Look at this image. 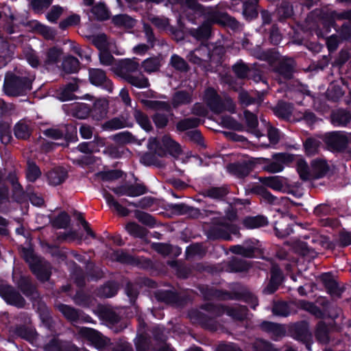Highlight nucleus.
<instances>
[{
  "label": "nucleus",
  "mask_w": 351,
  "mask_h": 351,
  "mask_svg": "<svg viewBox=\"0 0 351 351\" xmlns=\"http://www.w3.org/2000/svg\"><path fill=\"white\" fill-rule=\"evenodd\" d=\"M148 152L141 156V162L147 166H160L158 158H165L168 155L177 158L182 154L181 145L174 141L169 133L162 138L150 137L147 143Z\"/></svg>",
  "instance_id": "f257e3e1"
},
{
  "label": "nucleus",
  "mask_w": 351,
  "mask_h": 351,
  "mask_svg": "<svg viewBox=\"0 0 351 351\" xmlns=\"http://www.w3.org/2000/svg\"><path fill=\"white\" fill-rule=\"evenodd\" d=\"M32 82L27 75L8 71L3 80V93L10 97L25 96L32 89Z\"/></svg>",
  "instance_id": "f03ea898"
},
{
  "label": "nucleus",
  "mask_w": 351,
  "mask_h": 351,
  "mask_svg": "<svg viewBox=\"0 0 351 351\" xmlns=\"http://www.w3.org/2000/svg\"><path fill=\"white\" fill-rule=\"evenodd\" d=\"M204 101L206 106L214 114H218L225 110L231 113L235 112L236 106L232 99L229 97L223 99L215 88L212 87L206 89Z\"/></svg>",
  "instance_id": "7ed1b4c3"
},
{
  "label": "nucleus",
  "mask_w": 351,
  "mask_h": 351,
  "mask_svg": "<svg viewBox=\"0 0 351 351\" xmlns=\"http://www.w3.org/2000/svg\"><path fill=\"white\" fill-rule=\"evenodd\" d=\"M295 160V155L287 152L276 153L272 155L271 159L266 158H256L257 167L271 173L282 171L285 165H289Z\"/></svg>",
  "instance_id": "20e7f679"
},
{
  "label": "nucleus",
  "mask_w": 351,
  "mask_h": 351,
  "mask_svg": "<svg viewBox=\"0 0 351 351\" xmlns=\"http://www.w3.org/2000/svg\"><path fill=\"white\" fill-rule=\"evenodd\" d=\"M0 296L7 304L18 308H23L26 304V300L20 292L8 284H0Z\"/></svg>",
  "instance_id": "39448f33"
},
{
  "label": "nucleus",
  "mask_w": 351,
  "mask_h": 351,
  "mask_svg": "<svg viewBox=\"0 0 351 351\" xmlns=\"http://www.w3.org/2000/svg\"><path fill=\"white\" fill-rule=\"evenodd\" d=\"M256 158L250 160L237 161L230 162L227 165V171L231 175L239 179H243L248 176L250 173L257 168V162Z\"/></svg>",
  "instance_id": "423d86ee"
},
{
  "label": "nucleus",
  "mask_w": 351,
  "mask_h": 351,
  "mask_svg": "<svg viewBox=\"0 0 351 351\" xmlns=\"http://www.w3.org/2000/svg\"><path fill=\"white\" fill-rule=\"evenodd\" d=\"M13 132H62L53 128L47 123H36L27 119L19 121L14 125Z\"/></svg>",
  "instance_id": "0eeeda50"
},
{
  "label": "nucleus",
  "mask_w": 351,
  "mask_h": 351,
  "mask_svg": "<svg viewBox=\"0 0 351 351\" xmlns=\"http://www.w3.org/2000/svg\"><path fill=\"white\" fill-rule=\"evenodd\" d=\"M88 79L91 84L100 87L108 93L113 90V83L106 72L101 69L91 68L88 69Z\"/></svg>",
  "instance_id": "6e6552de"
},
{
  "label": "nucleus",
  "mask_w": 351,
  "mask_h": 351,
  "mask_svg": "<svg viewBox=\"0 0 351 351\" xmlns=\"http://www.w3.org/2000/svg\"><path fill=\"white\" fill-rule=\"evenodd\" d=\"M324 141L328 149L333 153H342L348 147L349 141L346 136L341 133H326Z\"/></svg>",
  "instance_id": "1a4fd4ad"
},
{
  "label": "nucleus",
  "mask_w": 351,
  "mask_h": 351,
  "mask_svg": "<svg viewBox=\"0 0 351 351\" xmlns=\"http://www.w3.org/2000/svg\"><path fill=\"white\" fill-rule=\"evenodd\" d=\"M46 136L53 140H62L61 143L45 141L42 144L43 149L46 152L53 150L58 146H67L69 142L77 140V133H43Z\"/></svg>",
  "instance_id": "9d476101"
},
{
  "label": "nucleus",
  "mask_w": 351,
  "mask_h": 351,
  "mask_svg": "<svg viewBox=\"0 0 351 351\" xmlns=\"http://www.w3.org/2000/svg\"><path fill=\"white\" fill-rule=\"evenodd\" d=\"M113 257L117 262L121 264L136 266L141 268H148L152 263V261L149 258L141 260L140 258L135 257L122 250L114 251L113 252Z\"/></svg>",
  "instance_id": "9b49d317"
},
{
  "label": "nucleus",
  "mask_w": 351,
  "mask_h": 351,
  "mask_svg": "<svg viewBox=\"0 0 351 351\" xmlns=\"http://www.w3.org/2000/svg\"><path fill=\"white\" fill-rule=\"evenodd\" d=\"M332 208L328 204H319L313 210V215L319 218V223L323 227H335L337 219L329 217L332 214Z\"/></svg>",
  "instance_id": "f8f14e48"
},
{
  "label": "nucleus",
  "mask_w": 351,
  "mask_h": 351,
  "mask_svg": "<svg viewBox=\"0 0 351 351\" xmlns=\"http://www.w3.org/2000/svg\"><path fill=\"white\" fill-rule=\"evenodd\" d=\"M14 282L19 291L27 298L32 299L38 295L37 287L29 276L21 275Z\"/></svg>",
  "instance_id": "ddd939ff"
},
{
  "label": "nucleus",
  "mask_w": 351,
  "mask_h": 351,
  "mask_svg": "<svg viewBox=\"0 0 351 351\" xmlns=\"http://www.w3.org/2000/svg\"><path fill=\"white\" fill-rule=\"evenodd\" d=\"M215 24L213 22L211 13L208 18L197 28H191L189 31V34L199 41L208 40L211 36L212 26Z\"/></svg>",
  "instance_id": "4468645a"
},
{
  "label": "nucleus",
  "mask_w": 351,
  "mask_h": 351,
  "mask_svg": "<svg viewBox=\"0 0 351 351\" xmlns=\"http://www.w3.org/2000/svg\"><path fill=\"white\" fill-rule=\"evenodd\" d=\"M29 269L37 280L43 283L49 281L52 274L51 264L42 259L31 264Z\"/></svg>",
  "instance_id": "2eb2a0df"
},
{
  "label": "nucleus",
  "mask_w": 351,
  "mask_h": 351,
  "mask_svg": "<svg viewBox=\"0 0 351 351\" xmlns=\"http://www.w3.org/2000/svg\"><path fill=\"white\" fill-rule=\"evenodd\" d=\"M289 332L293 339L306 342L311 337L309 324L305 320L295 322L289 327Z\"/></svg>",
  "instance_id": "dca6fc26"
},
{
  "label": "nucleus",
  "mask_w": 351,
  "mask_h": 351,
  "mask_svg": "<svg viewBox=\"0 0 351 351\" xmlns=\"http://www.w3.org/2000/svg\"><path fill=\"white\" fill-rule=\"evenodd\" d=\"M284 279L282 271L277 264H273L270 269V279L265 288L269 294L274 293L282 284Z\"/></svg>",
  "instance_id": "f3484780"
},
{
  "label": "nucleus",
  "mask_w": 351,
  "mask_h": 351,
  "mask_svg": "<svg viewBox=\"0 0 351 351\" xmlns=\"http://www.w3.org/2000/svg\"><path fill=\"white\" fill-rule=\"evenodd\" d=\"M205 234L210 241H231L232 239L226 230V223H219L210 226Z\"/></svg>",
  "instance_id": "a211bd4d"
},
{
  "label": "nucleus",
  "mask_w": 351,
  "mask_h": 351,
  "mask_svg": "<svg viewBox=\"0 0 351 351\" xmlns=\"http://www.w3.org/2000/svg\"><path fill=\"white\" fill-rule=\"evenodd\" d=\"M79 335L98 348H102L106 345V341L102 334L92 328L81 327L79 330Z\"/></svg>",
  "instance_id": "6ab92c4d"
},
{
  "label": "nucleus",
  "mask_w": 351,
  "mask_h": 351,
  "mask_svg": "<svg viewBox=\"0 0 351 351\" xmlns=\"http://www.w3.org/2000/svg\"><path fill=\"white\" fill-rule=\"evenodd\" d=\"M320 279L328 293L339 298L341 297L344 289L339 287L338 282L333 278L331 272L323 273L320 276Z\"/></svg>",
  "instance_id": "aec40b11"
},
{
  "label": "nucleus",
  "mask_w": 351,
  "mask_h": 351,
  "mask_svg": "<svg viewBox=\"0 0 351 351\" xmlns=\"http://www.w3.org/2000/svg\"><path fill=\"white\" fill-rule=\"evenodd\" d=\"M244 245H234L230 247V251L234 254L241 255L245 258H254L257 251L256 243L252 239L245 240Z\"/></svg>",
  "instance_id": "412c9836"
},
{
  "label": "nucleus",
  "mask_w": 351,
  "mask_h": 351,
  "mask_svg": "<svg viewBox=\"0 0 351 351\" xmlns=\"http://www.w3.org/2000/svg\"><path fill=\"white\" fill-rule=\"evenodd\" d=\"M106 139L95 133L94 140L89 142H82L79 144L78 150L83 154H92L99 152V149L105 146Z\"/></svg>",
  "instance_id": "4be33fe9"
},
{
  "label": "nucleus",
  "mask_w": 351,
  "mask_h": 351,
  "mask_svg": "<svg viewBox=\"0 0 351 351\" xmlns=\"http://www.w3.org/2000/svg\"><path fill=\"white\" fill-rule=\"evenodd\" d=\"M259 328L262 331L268 333L275 339L285 337L286 335L285 326L278 323L263 321L259 324Z\"/></svg>",
  "instance_id": "5701e85b"
},
{
  "label": "nucleus",
  "mask_w": 351,
  "mask_h": 351,
  "mask_svg": "<svg viewBox=\"0 0 351 351\" xmlns=\"http://www.w3.org/2000/svg\"><path fill=\"white\" fill-rule=\"evenodd\" d=\"M156 299L160 302L170 305H179L182 302L180 294L173 290H158L155 293Z\"/></svg>",
  "instance_id": "b1692460"
},
{
  "label": "nucleus",
  "mask_w": 351,
  "mask_h": 351,
  "mask_svg": "<svg viewBox=\"0 0 351 351\" xmlns=\"http://www.w3.org/2000/svg\"><path fill=\"white\" fill-rule=\"evenodd\" d=\"M108 101L99 98L96 99L91 107L90 116L93 119L99 121L103 119L108 111Z\"/></svg>",
  "instance_id": "393cba45"
},
{
  "label": "nucleus",
  "mask_w": 351,
  "mask_h": 351,
  "mask_svg": "<svg viewBox=\"0 0 351 351\" xmlns=\"http://www.w3.org/2000/svg\"><path fill=\"white\" fill-rule=\"evenodd\" d=\"M213 22L223 26L228 27L232 29H236L239 27V22L235 18L231 16L226 12H211Z\"/></svg>",
  "instance_id": "a878e982"
},
{
  "label": "nucleus",
  "mask_w": 351,
  "mask_h": 351,
  "mask_svg": "<svg viewBox=\"0 0 351 351\" xmlns=\"http://www.w3.org/2000/svg\"><path fill=\"white\" fill-rule=\"evenodd\" d=\"M188 58L190 62L201 66L203 63L210 61L211 59V54L208 48L204 47L200 49H196L194 51L190 52Z\"/></svg>",
  "instance_id": "bb28decb"
},
{
  "label": "nucleus",
  "mask_w": 351,
  "mask_h": 351,
  "mask_svg": "<svg viewBox=\"0 0 351 351\" xmlns=\"http://www.w3.org/2000/svg\"><path fill=\"white\" fill-rule=\"evenodd\" d=\"M275 73L285 80L293 78L294 73V64L291 60H282L278 62L274 69Z\"/></svg>",
  "instance_id": "cd10ccee"
},
{
  "label": "nucleus",
  "mask_w": 351,
  "mask_h": 351,
  "mask_svg": "<svg viewBox=\"0 0 351 351\" xmlns=\"http://www.w3.org/2000/svg\"><path fill=\"white\" fill-rule=\"evenodd\" d=\"M13 332L16 336L29 343H33L37 337L35 328L25 324L16 325L13 330Z\"/></svg>",
  "instance_id": "c85d7f7f"
},
{
  "label": "nucleus",
  "mask_w": 351,
  "mask_h": 351,
  "mask_svg": "<svg viewBox=\"0 0 351 351\" xmlns=\"http://www.w3.org/2000/svg\"><path fill=\"white\" fill-rule=\"evenodd\" d=\"M67 176V171L61 167H55L47 173V181L52 186L61 184L65 181Z\"/></svg>",
  "instance_id": "c756f323"
},
{
  "label": "nucleus",
  "mask_w": 351,
  "mask_h": 351,
  "mask_svg": "<svg viewBox=\"0 0 351 351\" xmlns=\"http://www.w3.org/2000/svg\"><path fill=\"white\" fill-rule=\"evenodd\" d=\"M293 110V104L285 101H279L273 108L274 114L277 117L286 121L291 119Z\"/></svg>",
  "instance_id": "7c9ffc66"
},
{
  "label": "nucleus",
  "mask_w": 351,
  "mask_h": 351,
  "mask_svg": "<svg viewBox=\"0 0 351 351\" xmlns=\"http://www.w3.org/2000/svg\"><path fill=\"white\" fill-rule=\"evenodd\" d=\"M343 85H345L344 80L330 83L326 93L327 99L332 101H338L345 94V90L343 89Z\"/></svg>",
  "instance_id": "2f4dec72"
},
{
  "label": "nucleus",
  "mask_w": 351,
  "mask_h": 351,
  "mask_svg": "<svg viewBox=\"0 0 351 351\" xmlns=\"http://www.w3.org/2000/svg\"><path fill=\"white\" fill-rule=\"evenodd\" d=\"M189 315L191 319L198 322L203 328L208 329H214L215 328L216 323L214 318L202 311L194 310L190 312Z\"/></svg>",
  "instance_id": "473e14b6"
},
{
  "label": "nucleus",
  "mask_w": 351,
  "mask_h": 351,
  "mask_svg": "<svg viewBox=\"0 0 351 351\" xmlns=\"http://www.w3.org/2000/svg\"><path fill=\"white\" fill-rule=\"evenodd\" d=\"M103 197L106 199V202L110 208L117 212L119 215L121 217H127L129 215L130 210L117 202L113 195L106 190H104Z\"/></svg>",
  "instance_id": "72a5a7b5"
},
{
  "label": "nucleus",
  "mask_w": 351,
  "mask_h": 351,
  "mask_svg": "<svg viewBox=\"0 0 351 351\" xmlns=\"http://www.w3.org/2000/svg\"><path fill=\"white\" fill-rule=\"evenodd\" d=\"M258 180L261 183V185L264 186L265 188L268 187L277 191H281L284 188V179L278 176L259 177Z\"/></svg>",
  "instance_id": "f704fd0d"
},
{
  "label": "nucleus",
  "mask_w": 351,
  "mask_h": 351,
  "mask_svg": "<svg viewBox=\"0 0 351 351\" xmlns=\"http://www.w3.org/2000/svg\"><path fill=\"white\" fill-rule=\"evenodd\" d=\"M296 306L304 310L317 319H323L325 317L324 312L313 302L305 300H299L296 303Z\"/></svg>",
  "instance_id": "c9c22d12"
},
{
  "label": "nucleus",
  "mask_w": 351,
  "mask_h": 351,
  "mask_svg": "<svg viewBox=\"0 0 351 351\" xmlns=\"http://www.w3.org/2000/svg\"><path fill=\"white\" fill-rule=\"evenodd\" d=\"M249 193L261 196L265 202L269 204H276L277 203V197L271 194V193L263 185H253L250 188Z\"/></svg>",
  "instance_id": "e433bc0d"
},
{
  "label": "nucleus",
  "mask_w": 351,
  "mask_h": 351,
  "mask_svg": "<svg viewBox=\"0 0 351 351\" xmlns=\"http://www.w3.org/2000/svg\"><path fill=\"white\" fill-rule=\"evenodd\" d=\"M248 311L247 307L244 305H239L237 307L225 306L224 308V314L239 322H243L247 318Z\"/></svg>",
  "instance_id": "4c0bfd02"
},
{
  "label": "nucleus",
  "mask_w": 351,
  "mask_h": 351,
  "mask_svg": "<svg viewBox=\"0 0 351 351\" xmlns=\"http://www.w3.org/2000/svg\"><path fill=\"white\" fill-rule=\"evenodd\" d=\"M119 291V285L114 280H108L97 289V296L99 298H109L114 297Z\"/></svg>",
  "instance_id": "58836bf2"
},
{
  "label": "nucleus",
  "mask_w": 351,
  "mask_h": 351,
  "mask_svg": "<svg viewBox=\"0 0 351 351\" xmlns=\"http://www.w3.org/2000/svg\"><path fill=\"white\" fill-rule=\"evenodd\" d=\"M250 268V265L246 261L237 257H233L226 265V270L231 273L247 271Z\"/></svg>",
  "instance_id": "ea45409f"
},
{
  "label": "nucleus",
  "mask_w": 351,
  "mask_h": 351,
  "mask_svg": "<svg viewBox=\"0 0 351 351\" xmlns=\"http://www.w3.org/2000/svg\"><path fill=\"white\" fill-rule=\"evenodd\" d=\"M126 119L123 116L113 117L101 124L103 130H117L128 127Z\"/></svg>",
  "instance_id": "a19ab883"
},
{
  "label": "nucleus",
  "mask_w": 351,
  "mask_h": 351,
  "mask_svg": "<svg viewBox=\"0 0 351 351\" xmlns=\"http://www.w3.org/2000/svg\"><path fill=\"white\" fill-rule=\"evenodd\" d=\"M204 120L199 117H191L184 118L176 124L178 132H185L188 130L195 129L199 125L204 123Z\"/></svg>",
  "instance_id": "79ce46f5"
},
{
  "label": "nucleus",
  "mask_w": 351,
  "mask_h": 351,
  "mask_svg": "<svg viewBox=\"0 0 351 351\" xmlns=\"http://www.w3.org/2000/svg\"><path fill=\"white\" fill-rule=\"evenodd\" d=\"M258 139L262 147H268L269 145H275L280 139V133H251Z\"/></svg>",
  "instance_id": "37998d69"
},
{
  "label": "nucleus",
  "mask_w": 351,
  "mask_h": 351,
  "mask_svg": "<svg viewBox=\"0 0 351 351\" xmlns=\"http://www.w3.org/2000/svg\"><path fill=\"white\" fill-rule=\"evenodd\" d=\"M331 120L336 126L346 125L351 121V114L345 109H338L331 114Z\"/></svg>",
  "instance_id": "c03bdc74"
},
{
  "label": "nucleus",
  "mask_w": 351,
  "mask_h": 351,
  "mask_svg": "<svg viewBox=\"0 0 351 351\" xmlns=\"http://www.w3.org/2000/svg\"><path fill=\"white\" fill-rule=\"evenodd\" d=\"M90 12L98 21H105L110 18V11L106 3L102 1L94 5L91 8Z\"/></svg>",
  "instance_id": "a18cd8bd"
},
{
  "label": "nucleus",
  "mask_w": 351,
  "mask_h": 351,
  "mask_svg": "<svg viewBox=\"0 0 351 351\" xmlns=\"http://www.w3.org/2000/svg\"><path fill=\"white\" fill-rule=\"evenodd\" d=\"M311 165L316 178H324L330 170V167L326 160L316 158L311 161Z\"/></svg>",
  "instance_id": "49530a36"
},
{
  "label": "nucleus",
  "mask_w": 351,
  "mask_h": 351,
  "mask_svg": "<svg viewBox=\"0 0 351 351\" xmlns=\"http://www.w3.org/2000/svg\"><path fill=\"white\" fill-rule=\"evenodd\" d=\"M112 139L119 146L123 148V146L127 144H137L141 145V141H138L132 133H116L113 135Z\"/></svg>",
  "instance_id": "de8ad7c7"
},
{
  "label": "nucleus",
  "mask_w": 351,
  "mask_h": 351,
  "mask_svg": "<svg viewBox=\"0 0 351 351\" xmlns=\"http://www.w3.org/2000/svg\"><path fill=\"white\" fill-rule=\"evenodd\" d=\"M63 54L62 49L53 46L47 49L44 63L45 65H53L60 62Z\"/></svg>",
  "instance_id": "09e8293b"
},
{
  "label": "nucleus",
  "mask_w": 351,
  "mask_h": 351,
  "mask_svg": "<svg viewBox=\"0 0 351 351\" xmlns=\"http://www.w3.org/2000/svg\"><path fill=\"white\" fill-rule=\"evenodd\" d=\"M112 23L117 27L132 29L135 25V20L128 14H119L112 16Z\"/></svg>",
  "instance_id": "8fccbe9b"
},
{
  "label": "nucleus",
  "mask_w": 351,
  "mask_h": 351,
  "mask_svg": "<svg viewBox=\"0 0 351 351\" xmlns=\"http://www.w3.org/2000/svg\"><path fill=\"white\" fill-rule=\"evenodd\" d=\"M41 175V170L36 163L33 160H28L25 169V177L27 181L34 183Z\"/></svg>",
  "instance_id": "3c124183"
},
{
  "label": "nucleus",
  "mask_w": 351,
  "mask_h": 351,
  "mask_svg": "<svg viewBox=\"0 0 351 351\" xmlns=\"http://www.w3.org/2000/svg\"><path fill=\"white\" fill-rule=\"evenodd\" d=\"M243 225L249 229L264 227L268 224L267 218L263 215L247 217L243 219Z\"/></svg>",
  "instance_id": "603ef678"
},
{
  "label": "nucleus",
  "mask_w": 351,
  "mask_h": 351,
  "mask_svg": "<svg viewBox=\"0 0 351 351\" xmlns=\"http://www.w3.org/2000/svg\"><path fill=\"white\" fill-rule=\"evenodd\" d=\"M234 300L243 301L247 303L253 310H256V306L258 305V298L247 291H236Z\"/></svg>",
  "instance_id": "864d4df0"
},
{
  "label": "nucleus",
  "mask_w": 351,
  "mask_h": 351,
  "mask_svg": "<svg viewBox=\"0 0 351 351\" xmlns=\"http://www.w3.org/2000/svg\"><path fill=\"white\" fill-rule=\"evenodd\" d=\"M71 111L73 117L84 119L90 116L91 107L89 104L85 103H76L71 107Z\"/></svg>",
  "instance_id": "5fc2aeb1"
},
{
  "label": "nucleus",
  "mask_w": 351,
  "mask_h": 351,
  "mask_svg": "<svg viewBox=\"0 0 351 351\" xmlns=\"http://www.w3.org/2000/svg\"><path fill=\"white\" fill-rule=\"evenodd\" d=\"M258 3L251 2L250 0H247L243 2V15L247 21H251L258 17Z\"/></svg>",
  "instance_id": "6e6d98bb"
},
{
  "label": "nucleus",
  "mask_w": 351,
  "mask_h": 351,
  "mask_svg": "<svg viewBox=\"0 0 351 351\" xmlns=\"http://www.w3.org/2000/svg\"><path fill=\"white\" fill-rule=\"evenodd\" d=\"M57 308L69 321L77 322L80 319L78 311L73 306L60 304L57 306Z\"/></svg>",
  "instance_id": "4d7b16f0"
},
{
  "label": "nucleus",
  "mask_w": 351,
  "mask_h": 351,
  "mask_svg": "<svg viewBox=\"0 0 351 351\" xmlns=\"http://www.w3.org/2000/svg\"><path fill=\"white\" fill-rule=\"evenodd\" d=\"M192 101L191 94L186 90H178L172 97V106L178 108L182 105L189 104Z\"/></svg>",
  "instance_id": "13d9d810"
},
{
  "label": "nucleus",
  "mask_w": 351,
  "mask_h": 351,
  "mask_svg": "<svg viewBox=\"0 0 351 351\" xmlns=\"http://www.w3.org/2000/svg\"><path fill=\"white\" fill-rule=\"evenodd\" d=\"M329 328L327 324L324 321H319L317 324L315 335L319 342L327 343L330 341Z\"/></svg>",
  "instance_id": "bf43d9fd"
},
{
  "label": "nucleus",
  "mask_w": 351,
  "mask_h": 351,
  "mask_svg": "<svg viewBox=\"0 0 351 351\" xmlns=\"http://www.w3.org/2000/svg\"><path fill=\"white\" fill-rule=\"evenodd\" d=\"M62 67L66 73H75L80 69V62L77 58L69 56L63 59Z\"/></svg>",
  "instance_id": "052dcab7"
},
{
  "label": "nucleus",
  "mask_w": 351,
  "mask_h": 351,
  "mask_svg": "<svg viewBox=\"0 0 351 351\" xmlns=\"http://www.w3.org/2000/svg\"><path fill=\"white\" fill-rule=\"evenodd\" d=\"M229 191L225 186H211L205 190L204 196L211 199L222 200Z\"/></svg>",
  "instance_id": "680f3d73"
},
{
  "label": "nucleus",
  "mask_w": 351,
  "mask_h": 351,
  "mask_svg": "<svg viewBox=\"0 0 351 351\" xmlns=\"http://www.w3.org/2000/svg\"><path fill=\"white\" fill-rule=\"evenodd\" d=\"M71 223V217L66 211L60 212L51 220V226L56 229H66Z\"/></svg>",
  "instance_id": "e2e57ef3"
},
{
  "label": "nucleus",
  "mask_w": 351,
  "mask_h": 351,
  "mask_svg": "<svg viewBox=\"0 0 351 351\" xmlns=\"http://www.w3.org/2000/svg\"><path fill=\"white\" fill-rule=\"evenodd\" d=\"M134 116L137 123L145 132H152L153 127L148 116L140 110H136Z\"/></svg>",
  "instance_id": "0e129e2a"
},
{
  "label": "nucleus",
  "mask_w": 351,
  "mask_h": 351,
  "mask_svg": "<svg viewBox=\"0 0 351 351\" xmlns=\"http://www.w3.org/2000/svg\"><path fill=\"white\" fill-rule=\"evenodd\" d=\"M134 215L140 223L149 228H154L156 225V218L148 213L136 210Z\"/></svg>",
  "instance_id": "69168bd1"
},
{
  "label": "nucleus",
  "mask_w": 351,
  "mask_h": 351,
  "mask_svg": "<svg viewBox=\"0 0 351 351\" xmlns=\"http://www.w3.org/2000/svg\"><path fill=\"white\" fill-rule=\"evenodd\" d=\"M321 142L313 137H309L304 142V149L307 156H313L318 153Z\"/></svg>",
  "instance_id": "338daca9"
},
{
  "label": "nucleus",
  "mask_w": 351,
  "mask_h": 351,
  "mask_svg": "<svg viewBox=\"0 0 351 351\" xmlns=\"http://www.w3.org/2000/svg\"><path fill=\"white\" fill-rule=\"evenodd\" d=\"M125 229L130 235L134 237L143 238L146 237L147 234V230L136 222L128 223Z\"/></svg>",
  "instance_id": "774afa93"
}]
</instances>
